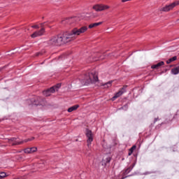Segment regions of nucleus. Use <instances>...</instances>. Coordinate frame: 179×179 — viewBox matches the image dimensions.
I'll return each mask as SVG.
<instances>
[{
	"label": "nucleus",
	"instance_id": "obj_21",
	"mask_svg": "<svg viewBox=\"0 0 179 179\" xmlns=\"http://www.w3.org/2000/svg\"><path fill=\"white\" fill-rule=\"evenodd\" d=\"M111 83H113V81H109V82L103 84L104 88L107 89V87H110L111 86Z\"/></svg>",
	"mask_w": 179,
	"mask_h": 179
},
{
	"label": "nucleus",
	"instance_id": "obj_14",
	"mask_svg": "<svg viewBox=\"0 0 179 179\" xmlns=\"http://www.w3.org/2000/svg\"><path fill=\"white\" fill-rule=\"evenodd\" d=\"M110 160H111V157L108 156H105L102 160V166H106L107 163L110 162Z\"/></svg>",
	"mask_w": 179,
	"mask_h": 179
},
{
	"label": "nucleus",
	"instance_id": "obj_6",
	"mask_svg": "<svg viewBox=\"0 0 179 179\" xmlns=\"http://www.w3.org/2000/svg\"><path fill=\"white\" fill-rule=\"evenodd\" d=\"M59 87H61V84H57V85L52 87L50 89L44 91L43 94L44 96H46V97L51 96V93L58 92V89H59Z\"/></svg>",
	"mask_w": 179,
	"mask_h": 179
},
{
	"label": "nucleus",
	"instance_id": "obj_3",
	"mask_svg": "<svg viewBox=\"0 0 179 179\" xmlns=\"http://www.w3.org/2000/svg\"><path fill=\"white\" fill-rule=\"evenodd\" d=\"M99 81V77H97V72L92 71L90 73H89L84 80V85H90V83H96V82Z\"/></svg>",
	"mask_w": 179,
	"mask_h": 179
},
{
	"label": "nucleus",
	"instance_id": "obj_9",
	"mask_svg": "<svg viewBox=\"0 0 179 179\" xmlns=\"http://www.w3.org/2000/svg\"><path fill=\"white\" fill-rule=\"evenodd\" d=\"M45 33V29L44 27H42L40 30L34 32L31 35V38H36L37 37H41V36H44Z\"/></svg>",
	"mask_w": 179,
	"mask_h": 179
},
{
	"label": "nucleus",
	"instance_id": "obj_24",
	"mask_svg": "<svg viewBox=\"0 0 179 179\" xmlns=\"http://www.w3.org/2000/svg\"><path fill=\"white\" fill-rule=\"evenodd\" d=\"M32 29H39L40 27H38V25H33L31 26Z\"/></svg>",
	"mask_w": 179,
	"mask_h": 179
},
{
	"label": "nucleus",
	"instance_id": "obj_5",
	"mask_svg": "<svg viewBox=\"0 0 179 179\" xmlns=\"http://www.w3.org/2000/svg\"><path fill=\"white\" fill-rule=\"evenodd\" d=\"M80 22V18L79 17H73L71 18H67L62 21L63 24H69V26H76Z\"/></svg>",
	"mask_w": 179,
	"mask_h": 179
},
{
	"label": "nucleus",
	"instance_id": "obj_16",
	"mask_svg": "<svg viewBox=\"0 0 179 179\" xmlns=\"http://www.w3.org/2000/svg\"><path fill=\"white\" fill-rule=\"evenodd\" d=\"M164 65V62H160L157 64H154L151 66L152 69H158L159 66H163Z\"/></svg>",
	"mask_w": 179,
	"mask_h": 179
},
{
	"label": "nucleus",
	"instance_id": "obj_8",
	"mask_svg": "<svg viewBox=\"0 0 179 179\" xmlns=\"http://www.w3.org/2000/svg\"><path fill=\"white\" fill-rule=\"evenodd\" d=\"M177 5H179V1H174L172 3L162 8L160 10H162V12H169V10H171L173 8H176Z\"/></svg>",
	"mask_w": 179,
	"mask_h": 179
},
{
	"label": "nucleus",
	"instance_id": "obj_7",
	"mask_svg": "<svg viewBox=\"0 0 179 179\" xmlns=\"http://www.w3.org/2000/svg\"><path fill=\"white\" fill-rule=\"evenodd\" d=\"M16 139H17V138H11L8 139V142L11 145H13V146H14L15 145H20V144L23 143V142H30L31 141H33V139H34V137L25 139L24 141H21V142L17 141Z\"/></svg>",
	"mask_w": 179,
	"mask_h": 179
},
{
	"label": "nucleus",
	"instance_id": "obj_27",
	"mask_svg": "<svg viewBox=\"0 0 179 179\" xmlns=\"http://www.w3.org/2000/svg\"><path fill=\"white\" fill-rule=\"evenodd\" d=\"M122 1H129V0H122Z\"/></svg>",
	"mask_w": 179,
	"mask_h": 179
},
{
	"label": "nucleus",
	"instance_id": "obj_13",
	"mask_svg": "<svg viewBox=\"0 0 179 179\" xmlns=\"http://www.w3.org/2000/svg\"><path fill=\"white\" fill-rule=\"evenodd\" d=\"M96 17L97 15L93 12L86 13L85 14V17H86L87 19H94Z\"/></svg>",
	"mask_w": 179,
	"mask_h": 179
},
{
	"label": "nucleus",
	"instance_id": "obj_17",
	"mask_svg": "<svg viewBox=\"0 0 179 179\" xmlns=\"http://www.w3.org/2000/svg\"><path fill=\"white\" fill-rule=\"evenodd\" d=\"M100 24H103V22H95V23H93V24H90L89 25V29H93V27H97V26H100Z\"/></svg>",
	"mask_w": 179,
	"mask_h": 179
},
{
	"label": "nucleus",
	"instance_id": "obj_19",
	"mask_svg": "<svg viewBox=\"0 0 179 179\" xmlns=\"http://www.w3.org/2000/svg\"><path fill=\"white\" fill-rule=\"evenodd\" d=\"M171 73L173 74V75H178V73H179V66L171 70Z\"/></svg>",
	"mask_w": 179,
	"mask_h": 179
},
{
	"label": "nucleus",
	"instance_id": "obj_20",
	"mask_svg": "<svg viewBox=\"0 0 179 179\" xmlns=\"http://www.w3.org/2000/svg\"><path fill=\"white\" fill-rule=\"evenodd\" d=\"M177 59V57L175 56L171 59H169V60L166 61V64H171V62H173V61H176Z\"/></svg>",
	"mask_w": 179,
	"mask_h": 179
},
{
	"label": "nucleus",
	"instance_id": "obj_28",
	"mask_svg": "<svg viewBox=\"0 0 179 179\" xmlns=\"http://www.w3.org/2000/svg\"><path fill=\"white\" fill-rule=\"evenodd\" d=\"M178 22H179V19H178Z\"/></svg>",
	"mask_w": 179,
	"mask_h": 179
},
{
	"label": "nucleus",
	"instance_id": "obj_11",
	"mask_svg": "<svg viewBox=\"0 0 179 179\" xmlns=\"http://www.w3.org/2000/svg\"><path fill=\"white\" fill-rule=\"evenodd\" d=\"M86 136L87 138V146H88V148H90V145L92 144V142H93V134L92 133V131L90 130L87 129Z\"/></svg>",
	"mask_w": 179,
	"mask_h": 179
},
{
	"label": "nucleus",
	"instance_id": "obj_2",
	"mask_svg": "<svg viewBox=\"0 0 179 179\" xmlns=\"http://www.w3.org/2000/svg\"><path fill=\"white\" fill-rule=\"evenodd\" d=\"M87 31V27H83L80 29L74 28L70 33H67L68 36H66V38L72 41L76 38V36H80L85 31Z\"/></svg>",
	"mask_w": 179,
	"mask_h": 179
},
{
	"label": "nucleus",
	"instance_id": "obj_10",
	"mask_svg": "<svg viewBox=\"0 0 179 179\" xmlns=\"http://www.w3.org/2000/svg\"><path fill=\"white\" fill-rule=\"evenodd\" d=\"M109 8L110 6L103 4H96L93 6V9L96 12H101V10H106V9H108Z\"/></svg>",
	"mask_w": 179,
	"mask_h": 179
},
{
	"label": "nucleus",
	"instance_id": "obj_22",
	"mask_svg": "<svg viewBox=\"0 0 179 179\" xmlns=\"http://www.w3.org/2000/svg\"><path fill=\"white\" fill-rule=\"evenodd\" d=\"M136 149V145H134L131 148H130L129 152V156H131L132 153H134V150Z\"/></svg>",
	"mask_w": 179,
	"mask_h": 179
},
{
	"label": "nucleus",
	"instance_id": "obj_15",
	"mask_svg": "<svg viewBox=\"0 0 179 179\" xmlns=\"http://www.w3.org/2000/svg\"><path fill=\"white\" fill-rule=\"evenodd\" d=\"M34 152H37V148L36 147L27 148L24 150V153H34Z\"/></svg>",
	"mask_w": 179,
	"mask_h": 179
},
{
	"label": "nucleus",
	"instance_id": "obj_12",
	"mask_svg": "<svg viewBox=\"0 0 179 179\" xmlns=\"http://www.w3.org/2000/svg\"><path fill=\"white\" fill-rule=\"evenodd\" d=\"M127 87H123L121 90H120L117 93L115 94V95L112 98L113 101H114V100H115V99H118V97H120V96H122V94H124V93H125V92H127Z\"/></svg>",
	"mask_w": 179,
	"mask_h": 179
},
{
	"label": "nucleus",
	"instance_id": "obj_26",
	"mask_svg": "<svg viewBox=\"0 0 179 179\" xmlns=\"http://www.w3.org/2000/svg\"><path fill=\"white\" fill-rule=\"evenodd\" d=\"M44 24H41V25L43 27Z\"/></svg>",
	"mask_w": 179,
	"mask_h": 179
},
{
	"label": "nucleus",
	"instance_id": "obj_25",
	"mask_svg": "<svg viewBox=\"0 0 179 179\" xmlns=\"http://www.w3.org/2000/svg\"><path fill=\"white\" fill-rule=\"evenodd\" d=\"M38 55H43V52H38L36 54V57H38Z\"/></svg>",
	"mask_w": 179,
	"mask_h": 179
},
{
	"label": "nucleus",
	"instance_id": "obj_23",
	"mask_svg": "<svg viewBox=\"0 0 179 179\" xmlns=\"http://www.w3.org/2000/svg\"><path fill=\"white\" fill-rule=\"evenodd\" d=\"M6 173L5 172H0V179L5 178Z\"/></svg>",
	"mask_w": 179,
	"mask_h": 179
},
{
	"label": "nucleus",
	"instance_id": "obj_18",
	"mask_svg": "<svg viewBox=\"0 0 179 179\" xmlns=\"http://www.w3.org/2000/svg\"><path fill=\"white\" fill-rule=\"evenodd\" d=\"M78 108H79V105H76V106H71V108H69L68 109V112L72 113V111H75V110H78Z\"/></svg>",
	"mask_w": 179,
	"mask_h": 179
},
{
	"label": "nucleus",
	"instance_id": "obj_1",
	"mask_svg": "<svg viewBox=\"0 0 179 179\" xmlns=\"http://www.w3.org/2000/svg\"><path fill=\"white\" fill-rule=\"evenodd\" d=\"M66 36H68V33L55 36L48 41V44L54 47L55 45H62V44H65V43H69L71 39H66Z\"/></svg>",
	"mask_w": 179,
	"mask_h": 179
},
{
	"label": "nucleus",
	"instance_id": "obj_4",
	"mask_svg": "<svg viewBox=\"0 0 179 179\" xmlns=\"http://www.w3.org/2000/svg\"><path fill=\"white\" fill-rule=\"evenodd\" d=\"M27 103L29 106H45V103H44V99L40 97L28 99Z\"/></svg>",
	"mask_w": 179,
	"mask_h": 179
}]
</instances>
